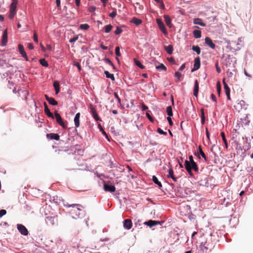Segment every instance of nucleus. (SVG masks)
<instances>
[{"mask_svg":"<svg viewBox=\"0 0 253 253\" xmlns=\"http://www.w3.org/2000/svg\"><path fill=\"white\" fill-rule=\"evenodd\" d=\"M63 205L66 208H71L69 213L74 219L81 218L85 215V211L83 210V207L80 204H70L67 202H65Z\"/></svg>","mask_w":253,"mask_h":253,"instance_id":"nucleus-1","label":"nucleus"},{"mask_svg":"<svg viewBox=\"0 0 253 253\" xmlns=\"http://www.w3.org/2000/svg\"><path fill=\"white\" fill-rule=\"evenodd\" d=\"M185 168L191 175H192V169H193L195 172L198 171V167L195 162L190 163L188 162V161L186 160L185 161Z\"/></svg>","mask_w":253,"mask_h":253,"instance_id":"nucleus-2","label":"nucleus"},{"mask_svg":"<svg viewBox=\"0 0 253 253\" xmlns=\"http://www.w3.org/2000/svg\"><path fill=\"white\" fill-rule=\"evenodd\" d=\"M17 3V0H13L12 3L10 4L9 14L8 15V17L10 19H13L16 13V7Z\"/></svg>","mask_w":253,"mask_h":253,"instance_id":"nucleus-3","label":"nucleus"},{"mask_svg":"<svg viewBox=\"0 0 253 253\" xmlns=\"http://www.w3.org/2000/svg\"><path fill=\"white\" fill-rule=\"evenodd\" d=\"M17 228L19 232L24 236H27L29 234V232L27 229L22 224H18L17 225Z\"/></svg>","mask_w":253,"mask_h":253,"instance_id":"nucleus-4","label":"nucleus"},{"mask_svg":"<svg viewBox=\"0 0 253 253\" xmlns=\"http://www.w3.org/2000/svg\"><path fill=\"white\" fill-rule=\"evenodd\" d=\"M55 117L56 118L57 123L59 125H60L64 128L67 127L66 125H65V124H64V122L62 120L60 115L57 111L55 112Z\"/></svg>","mask_w":253,"mask_h":253,"instance_id":"nucleus-5","label":"nucleus"},{"mask_svg":"<svg viewBox=\"0 0 253 253\" xmlns=\"http://www.w3.org/2000/svg\"><path fill=\"white\" fill-rule=\"evenodd\" d=\"M157 23L160 30L165 35L168 34L165 26L162 20L160 19H157Z\"/></svg>","mask_w":253,"mask_h":253,"instance_id":"nucleus-6","label":"nucleus"},{"mask_svg":"<svg viewBox=\"0 0 253 253\" xmlns=\"http://www.w3.org/2000/svg\"><path fill=\"white\" fill-rule=\"evenodd\" d=\"M103 188H104V190L106 192H109L112 193V192H115L116 190V187L115 186L112 185H109L106 183H104L103 184Z\"/></svg>","mask_w":253,"mask_h":253,"instance_id":"nucleus-7","label":"nucleus"},{"mask_svg":"<svg viewBox=\"0 0 253 253\" xmlns=\"http://www.w3.org/2000/svg\"><path fill=\"white\" fill-rule=\"evenodd\" d=\"M124 227L127 230H129L132 226V221L129 219H126L123 221Z\"/></svg>","mask_w":253,"mask_h":253,"instance_id":"nucleus-8","label":"nucleus"},{"mask_svg":"<svg viewBox=\"0 0 253 253\" xmlns=\"http://www.w3.org/2000/svg\"><path fill=\"white\" fill-rule=\"evenodd\" d=\"M200 58L199 57H197L194 59V67L192 69V71L193 72L199 69L200 67Z\"/></svg>","mask_w":253,"mask_h":253,"instance_id":"nucleus-9","label":"nucleus"},{"mask_svg":"<svg viewBox=\"0 0 253 253\" xmlns=\"http://www.w3.org/2000/svg\"><path fill=\"white\" fill-rule=\"evenodd\" d=\"M18 46L19 51L20 53L21 54L22 56L24 57L26 59V60L28 61V56H27L26 53L24 50V46L21 44H19Z\"/></svg>","mask_w":253,"mask_h":253,"instance_id":"nucleus-10","label":"nucleus"},{"mask_svg":"<svg viewBox=\"0 0 253 253\" xmlns=\"http://www.w3.org/2000/svg\"><path fill=\"white\" fill-rule=\"evenodd\" d=\"M46 137L48 139H54L56 140H59L60 136L57 133H47L46 134Z\"/></svg>","mask_w":253,"mask_h":253,"instance_id":"nucleus-11","label":"nucleus"},{"mask_svg":"<svg viewBox=\"0 0 253 253\" xmlns=\"http://www.w3.org/2000/svg\"><path fill=\"white\" fill-rule=\"evenodd\" d=\"M144 224L148 225L150 227H152L154 226L161 224V222L159 221L149 220L148 221L144 222Z\"/></svg>","mask_w":253,"mask_h":253,"instance_id":"nucleus-12","label":"nucleus"},{"mask_svg":"<svg viewBox=\"0 0 253 253\" xmlns=\"http://www.w3.org/2000/svg\"><path fill=\"white\" fill-rule=\"evenodd\" d=\"M44 113L45 114L49 117H50L52 119L54 118V117L52 113L50 112L49 109L48 108L47 105L45 102H44Z\"/></svg>","mask_w":253,"mask_h":253,"instance_id":"nucleus-13","label":"nucleus"},{"mask_svg":"<svg viewBox=\"0 0 253 253\" xmlns=\"http://www.w3.org/2000/svg\"><path fill=\"white\" fill-rule=\"evenodd\" d=\"M206 44L210 47L212 49H214L215 47V44L212 42V40L209 37H206L205 38Z\"/></svg>","mask_w":253,"mask_h":253,"instance_id":"nucleus-14","label":"nucleus"},{"mask_svg":"<svg viewBox=\"0 0 253 253\" xmlns=\"http://www.w3.org/2000/svg\"><path fill=\"white\" fill-rule=\"evenodd\" d=\"M245 102L244 101L240 100L234 106V107L239 111L240 109H242L243 107L245 106Z\"/></svg>","mask_w":253,"mask_h":253,"instance_id":"nucleus-15","label":"nucleus"},{"mask_svg":"<svg viewBox=\"0 0 253 253\" xmlns=\"http://www.w3.org/2000/svg\"><path fill=\"white\" fill-rule=\"evenodd\" d=\"M80 113H78L76 114L75 118H74V123L75 126L78 127L80 126Z\"/></svg>","mask_w":253,"mask_h":253,"instance_id":"nucleus-16","label":"nucleus"},{"mask_svg":"<svg viewBox=\"0 0 253 253\" xmlns=\"http://www.w3.org/2000/svg\"><path fill=\"white\" fill-rule=\"evenodd\" d=\"M199 91V83L197 80H196L194 84V95L197 97Z\"/></svg>","mask_w":253,"mask_h":253,"instance_id":"nucleus-17","label":"nucleus"},{"mask_svg":"<svg viewBox=\"0 0 253 253\" xmlns=\"http://www.w3.org/2000/svg\"><path fill=\"white\" fill-rule=\"evenodd\" d=\"M165 21L168 27L171 28L172 27V24L171 22V19L169 16L164 15Z\"/></svg>","mask_w":253,"mask_h":253,"instance_id":"nucleus-18","label":"nucleus"},{"mask_svg":"<svg viewBox=\"0 0 253 253\" xmlns=\"http://www.w3.org/2000/svg\"><path fill=\"white\" fill-rule=\"evenodd\" d=\"M7 41V31L5 30L4 31L3 36H2V45H6V43Z\"/></svg>","mask_w":253,"mask_h":253,"instance_id":"nucleus-19","label":"nucleus"},{"mask_svg":"<svg viewBox=\"0 0 253 253\" xmlns=\"http://www.w3.org/2000/svg\"><path fill=\"white\" fill-rule=\"evenodd\" d=\"M91 112L92 113V116L94 119L96 121H101L99 119V117L98 116L97 112L96 110L94 108H91Z\"/></svg>","mask_w":253,"mask_h":253,"instance_id":"nucleus-20","label":"nucleus"},{"mask_svg":"<svg viewBox=\"0 0 253 253\" xmlns=\"http://www.w3.org/2000/svg\"><path fill=\"white\" fill-rule=\"evenodd\" d=\"M168 177H171L174 181H177V178L174 176L173 171L172 168H170L169 170V174L168 175Z\"/></svg>","mask_w":253,"mask_h":253,"instance_id":"nucleus-21","label":"nucleus"},{"mask_svg":"<svg viewBox=\"0 0 253 253\" xmlns=\"http://www.w3.org/2000/svg\"><path fill=\"white\" fill-rule=\"evenodd\" d=\"M131 22L136 25L138 26L142 23V20L140 19H138L136 17H133L131 20Z\"/></svg>","mask_w":253,"mask_h":253,"instance_id":"nucleus-22","label":"nucleus"},{"mask_svg":"<svg viewBox=\"0 0 253 253\" xmlns=\"http://www.w3.org/2000/svg\"><path fill=\"white\" fill-rule=\"evenodd\" d=\"M53 86L55 90L56 94H58L60 91L59 84L57 81H55L53 83Z\"/></svg>","mask_w":253,"mask_h":253,"instance_id":"nucleus-23","label":"nucleus"},{"mask_svg":"<svg viewBox=\"0 0 253 253\" xmlns=\"http://www.w3.org/2000/svg\"><path fill=\"white\" fill-rule=\"evenodd\" d=\"M193 34L195 38L199 39L201 37V32L199 30H194Z\"/></svg>","mask_w":253,"mask_h":253,"instance_id":"nucleus-24","label":"nucleus"},{"mask_svg":"<svg viewBox=\"0 0 253 253\" xmlns=\"http://www.w3.org/2000/svg\"><path fill=\"white\" fill-rule=\"evenodd\" d=\"M165 49L168 54H171L173 51V46L171 45L166 46L165 47Z\"/></svg>","mask_w":253,"mask_h":253,"instance_id":"nucleus-25","label":"nucleus"},{"mask_svg":"<svg viewBox=\"0 0 253 253\" xmlns=\"http://www.w3.org/2000/svg\"><path fill=\"white\" fill-rule=\"evenodd\" d=\"M194 23L195 24L203 26V27L206 26V24L204 23V22H203L202 21V20L199 18L195 19L194 20Z\"/></svg>","mask_w":253,"mask_h":253,"instance_id":"nucleus-26","label":"nucleus"},{"mask_svg":"<svg viewBox=\"0 0 253 253\" xmlns=\"http://www.w3.org/2000/svg\"><path fill=\"white\" fill-rule=\"evenodd\" d=\"M104 74L106 78L111 79L112 81L115 80V77L113 74H110L108 71H105Z\"/></svg>","mask_w":253,"mask_h":253,"instance_id":"nucleus-27","label":"nucleus"},{"mask_svg":"<svg viewBox=\"0 0 253 253\" xmlns=\"http://www.w3.org/2000/svg\"><path fill=\"white\" fill-rule=\"evenodd\" d=\"M152 180L156 184H157L159 187H162V185L161 183V182H160L158 178H157V177L156 176H153L152 177Z\"/></svg>","mask_w":253,"mask_h":253,"instance_id":"nucleus-28","label":"nucleus"},{"mask_svg":"<svg viewBox=\"0 0 253 253\" xmlns=\"http://www.w3.org/2000/svg\"><path fill=\"white\" fill-rule=\"evenodd\" d=\"M193 51H195L198 54H200L201 53V48L198 45H193L192 47Z\"/></svg>","mask_w":253,"mask_h":253,"instance_id":"nucleus-29","label":"nucleus"},{"mask_svg":"<svg viewBox=\"0 0 253 253\" xmlns=\"http://www.w3.org/2000/svg\"><path fill=\"white\" fill-rule=\"evenodd\" d=\"M199 153L202 156V157L204 159V160L206 161H207V159L206 156L205 154L204 153V152L203 151L201 146H199Z\"/></svg>","mask_w":253,"mask_h":253,"instance_id":"nucleus-30","label":"nucleus"},{"mask_svg":"<svg viewBox=\"0 0 253 253\" xmlns=\"http://www.w3.org/2000/svg\"><path fill=\"white\" fill-rule=\"evenodd\" d=\"M167 113L169 117H171L173 115L172 107L170 106L167 107Z\"/></svg>","mask_w":253,"mask_h":253,"instance_id":"nucleus-31","label":"nucleus"},{"mask_svg":"<svg viewBox=\"0 0 253 253\" xmlns=\"http://www.w3.org/2000/svg\"><path fill=\"white\" fill-rule=\"evenodd\" d=\"M48 103L52 105L55 106L57 105V102L52 97H51L50 99H48Z\"/></svg>","mask_w":253,"mask_h":253,"instance_id":"nucleus-32","label":"nucleus"},{"mask_svg":"<svg viewBox=\"0 0 253 253\" xmlns=\"http://www.w3.org/2000/svg\"><path fill=\"white\" fill-rule=\"evenodd\" d=\"M40 64L44 67H48V64L45 59H41L40 60Z\"/></svg>","mask_w":253,"mask_h":253,"instance_id":"nucleus-33","label":"nucleus"},{"mask_svg":"<svg viewBox=\"0 0 253 253\" xmlns=\"http://www.w3.org/2000/svg\"><path fill=\"white\" fill-rule=\"evenodd\" d=\"M156 68L158 70H161L165 71H167V67L163 63H161L160 65L157 66Z\"/></svg>","mask_w":253,"mask_h":253,"instance_id":"nucleus-34","label":"nucleus"},{"mask_svg":"<svg viewBox=\"0 0 253 253\" xmlns=\"http://www.w3.org/2000/svg\"><path fill=\"white\" fill-rule=\"evenodd\" d=\"M112 28H113V26L110 24L105 26L104 27L105 33H109L111 31Z\"/></svg>","mask_w":253,"mask_h":253,"instance_id":"nucleus-35","label":"nucleus"},{"mask_svg":"<svg viewBox=\"0 0 253 253\" xmlns=\"http://www.w3.org/2000/svg\"><path fill=\"white\" fill-rule=\"evenodd\" d=\"M80 28L82 30H87L89 29V26L87 24H83L80 25Z\"/></svg>","mask_w":253,"mask_h":253,"instance_id":"nucleus-36","label":"nucleus"},{"mask_svg":"<svg viewBox=\"0 0 253 253\" xmlns=\"http://www.w3.org/2000/svg\"><path fill=\"white\" fill-rule=\"evenodd\" d=\"M134 62H135V64H136V65H137L138 67H139L141 69H144L145 68L144 66H143L141 63V62L138 61V60H137L136 59H134Z\"/></svg>","mask_w":253,"mask_h":253,"instance_id":"nucleus-37","label":"nucleus"},{"mask_svg":"<svg viewBox=\"0 0 253 253\" xmlns=\"http://www.w3.org/2000/svg\"><path fill=\"white\" fill-rule=\"evenodd\" d=\"M105 62L107 63L111 66L113 69H115V66L113 64V63L112 62V61L109 59V58H105L104 59Z\"/></svg>","mask_w":253,"mask_h":253,"instance_id":"nucleus-38","label":"nucleus"},{"mask_svg":"<svg viewBox=\"0 0 253 253\" xmlns=\"http://www.w3.org/2000/svg\"><path fill=\"white\" fill-rule=\"evenodd\" d=\"M123 30L122 29L119 27H117L115 31L114 32L116 35H119L122 32Z\"/></svg>","mask_w":253,"mask_h":253,"instance_id":"nucleus-39","label":"nucleus"},{"mask_svg":"<svg viewBox=\"0 0 253 253\" xmlns=\"http://www.w3.org/2000/svg\"><path fill=\"white\" fill-rule=\"evenodd\" d=\"M33 39L36 43H38V38L37 33L35 31L33 35Z\"/></svg>","mask_w":253,"mask_h":253,"instance_id":"nucleus-40","label":"nucleus"},{"mask_svg":"<svg viewBox=\"0 0 253 253\" xmlns=\"http://www.w3.org/2000/svg\"><path fill=\"white\" fill-rule=\"evenodd\" d=\"M225 94L227 96L228 100H230L231 99L230 96V89L225 90Z\"/></svg>","mask_w":253,"mask_h":253,"instance_id":"nucleus-41","label":"nucleus"},{"mask_svg":"<svg viewBox=\"0 0 253 253\" xmlns=\"http://www.w3.org/2000/svg\"><path fill=\"white\" fill-rule=\"evenodd\" d=\"M115 53L117 56H120L121 55L120 52V47L119 46H117L115 48Z\"/></svg>","mask_w":253,"mask_h":253,"instance_id":"nucleus-42","label":"nucleus"},{"mask_svg":"<svg viewBox=\"0 0 253 253\" xmlns=\"http://www.w3.org/2000/svg\"><path fill=\"white\" fill-rule=\"evenodd\" d=\"M157 131H158V133H159L161 134H163V135H166L167 134V132H165V131H163L160 128H158L157 129Z\"/></svg>","mask_w":253,"mask_h":253,"instance_id":"nucleus-43","label":"nucleus"},{"mask_svg":"<svg viewBox=\"0 0 253 253\" xmlns=\"http://www.w3.org/2000/svg\"><path fill=\"white\" fill-rule=\"evenodd\" d=\"M134 4L135 8L137 6L139 10H141L143 9V6L142 5H140L139 2H136Z\"/></svg>","mask_w":253,"mask_h":253,"instance_id":"nucleus-44","label":"nucleus"},{"mask_svg":"<svg viewBox=\"0 0 253 253\" xmlns=\"http://www.w3.org/2000/svg\"><path fill=\"white\" fill-rule=\"evenodd\" d=\"M117 15V12L115 11H113L111 13L109 14V16L112 18H114L116 17Z\"/></svg>","mask_w":253,"mask_h":253,"instance_id":"nucleus-45","label":"nucleus"},{"mask_svg":"<svg viewBox=\"0 0 253 253\" xmlns=\"http://www.w3.org/2000/svg\"><path fill=\"white\" fill-rule=\"evenodd\" d=\"M47 218L52 224H54V221L55 219L57 220V219L55 218L54 217H48Z\"/></svg>","mask_w":253,"mask_h":253,"instance_id":"nucleus-46","label":"nucleus"},{"mask_svg":"<svg viewBox=\"0 0 253 253\" xmlns=\"http://www.w3.org/2000/svg\"><path fill=\"white\" fill-rule=\"evenodd\" d=\"M216 85H217V91L218 94L219 95H220V91H221V87H220V83L218 82L217 84Z\"/></svg>","mask_w":253,"mask_h":253,"instance_id":"nucleus-47","label":"nucleus"},{"mask_svg":"<svg viewBox=\"0 0 253 253\" xmlns=\"http://www.w3.org/2000/svg\"><path fill=\"white\" fill-rule=\"evenodd\" d=\"M6 213V211L5 210H0V217H2Z\"/></svg>","mask_w":253,"mask_h":253,"instance_id":"nucleus-48","label":"nucleus"},{"mask_svg":"<svg viewBox=\"0 0 253 253\" xmlns=\"http://www.w3.org/2000/svg\"><path fill=\"white\" fill-rule=\"evenodd\" d=\"M205 116H204V110H202V123L204 124L205 123Z\"/></svg>","mask_w":253,"mask_h":253,"instance_id":"nucleus-49","label":"nucleus"},{"mask_svg":"<svg viewBox=\"0 0 253 253\" xmlns=\"http://www.w3.org/2000/svg\"><path fill=\"white\" fill-rule=\"evenodd\" d=\"M221 136L222 139L224 143L226 142V141H227L226 139V138H225V133L223 132H222L221 133Z\"/></svg>","mask_w":253,"mask_h":253,"instance_id":"nucleus-50","label":"nucleus"},{"mask_svg":"<svg viewBox=\"0 0 253 253\" xmlns=\"http://www.w3.org/2000/svg\"><path fill=\"white\" fill-rule=\"evenodd\" d=\"M78 37L76 36L75 37H74L72 39H71L69 40V42H71V43L74 42H76L77 40H78Z\"/></svg>","mask_w":253,"mask_h":253,"instance_id":"nucleus-51","label":"nucleus"},{"mask_svg":"<svg viewBox=\"0 0 253 253\" xmlns=\"http://www.w3.org/2000/svg\"><path fill=\"white\" fill-rule=\"evenodd\" d=\"M175 76L177 78L178 81H179L181 77V74L179 72H176L175 73Z\"/></svg>","mask_w":253,"mask_h":253,"instance_id":"nucleus-52","label":"nucleus"},{"mask_svg":"<svg viewBox=\"0 0 253 253\" xmlns=\"http://www.w3.org/2000/svg\"><path fill=\"white\" fill-rule=\"evenodd\" d=\"M96 9V7L93 6H90L89 8H88V10L89 11H90V12H94Z\"/></svg>","mask_w":253,"mask_h":253,"instance_id":"nucleus-53","label":"nucleus"},{"mask_svg":"<svg viewBox=\"0 0 253 253\" xmlns=\"http://www.w3.org/2000/svg\"><path fill=\"white\" fill-rule=\"evenodd\" d=\"M168 60H169V62H171V63H172L173 64H176L174 59L172 57L169 58H168Z\"/></svg>","mask_w":253,"mask_h":253,"instance_id":"nucleus-54","label":"nucleus"},{"mask_svg":"<svg viewBox=\"0 0 253 253\" xmlns=\"http://www.w3.org/2000/svg\"><path fill=\"white\" fill-rule=\"evenodd\" d=\"M114 96H115V97L118 100V102L119 103H120L121 101V99L120 98L118 94L116 92L114 93Z\"/></svg>","mask_w":253,"mask_h":253,"instance_id":"nucleus-55","label":"nucleus"},{"mask_svg":"<svg viewBox=\"0 0 253 253\" xmlns=\"http://www.w3.org/2000/svg\"><path fill=\"white\" fill-rule=\"evenodd\" d=\"M223 84L224 85V90L230 89L229 87H228L227 84L225 82L224 80H223Z\"/></svg>","mask_w":253,"mask_h":253,"instance_id":"nucleus-56","label":"nucleus"},{"mask_svg":"<svg viewBox=\"0 0 253 253\" xmlns=\"http://www.w3.org/2000/svg\"><path fill=\"white\" fill-rule=\"evenodd\" d=\"M146 116L148 118V119L151 121L153 122V118L150 116V115L149 114V113H146Z\"/></svg>","mask_w":253,"mask_h":253,"instance_id":"nucleus-57","label":"nucleus"},{"mask_svg":"<svg viewBox=\"0 0 253 253\" xmlns=\"http://www.w3.org/2000/svg\"><path fill=\"white\" fill-rule=\"evenodd\" d=\"M167 120L169 123V124L170 126H172L173 125V123H172V120H171V118H170V117H168L167 118Z\"/></svg>","mask_w":253,"mask_h":253,"instance_id":"nucleus-58","label":"nucleus"},{"mask_svg":"<svg viewBox=\"0 0 253 253\" xmlns=\"http://www.w3.org/2000/svg\"><path fill=\"white\" fill-rule=\"evenodd\" d=\"M56 5L59 9L60 8V0H56Z\"/></svg>","mask_w":253,"mask_h":253,"instance_id":"nucleus-59","label":"nucleus"},{"mask_svg":"<svg viewBox=\"0 0 253 253\" xmlns=\"http://www.w3.org/2000/svg\"><path fill=\"white\" fill-rule=\"evenodd\" d=\"M189 161H188V162H190V163H194V161L193 160L192 156H190L189 157Z\"/></svg>","mask_w":253,"mask_h":253,"instance_id":"nucleus-60","label":"nucleus"},{"mask_svg":"<svg viewBox=\"0 0 253 253\" xmlns=\"http://www.w3.org/2000/svg\"><path fill=\"white\" fill-rule=\"evenodd\" d=\"M211 99L214 101V102H216V96L215 95H214L213 94H212L211 95Z\"/></svg>","mask_w":253,"mask_h":253,"instance_id":"nucleus-61","label":"nucleus"},{"mask_svg":"<svg viewBox=\"0 0 253 253\" xmlns=\"http://www.w3.org/2000/svg\"><path fill=\"white\" fill-rule=\"evenodd\" d=\"M28 47L30 49H33L34 48V45L32 43H29L28 44Z\"/></svg>","mask_w":253,"mask_h":253,"instance_id":"nucleus-62","label":"nucleus"},{"mask_svg":"<svg viewBox=\"0 0 253 253\" xmlns=\"http://www.w3.org/2000/svg\"><path fill=\"white\" fill-rule=\"evenodd\" d=\"M148 107L144 104H142V109L143 111L146 110L148 109Z\"/></svg>","mask_w":253,"mask_h":253,"instance_id":"nucleus-63","label":"nucleus"},{"mask_svg":"<svg viewBox=\"0 0 253 253\" xmlns=\"http://www.w3.org/2000/svg\"><path fill=\"white\" fill-rule=\"evenodd\" d=\"M216 71H217V72L218 73H220V72H221V70H220V68H219V67H218V63H216Z\"/></svg>","mask_w":253,"mask_h":253,"instance_id":"nucleus-64","label":"nucleus"}]
</instances>
